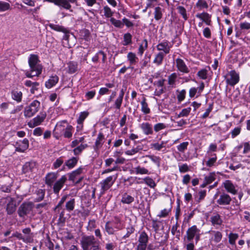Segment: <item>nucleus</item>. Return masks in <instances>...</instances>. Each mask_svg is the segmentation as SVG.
Instances as JSON below:
<instances>
[{
	"mask_svg": "<svg viewBox=\"0 0 250 250\" xmlns=\"http://www.w3.org/2000/svg\"><path fill=\"white\" fill-rule=\"evenodd\" d=\"M209 233L213 234V236L211 237V240L216 243L220 242L223 237L222 233L219 231L212 230L209 231Z\"/></svg>",
	"mask_w": 250,
	"mask_h": 250,
	"instance_id": "nucleus-31",
	"label": "nucleus"
},
{
	"mask_svg": "<svg viewBox=\"0 0 250 250\" xmlns=\"http://www.w3.org/2000/svg\"><path fill=\"white\" fill-rule=\"evenodd\" d=\"M145 183L151 188H154L156 187V184L155 181L149 177H146L143 179Z\"/></svg>",
	"mask_w": 250,
	"mask_h": 250,
	"instance_id": "nucleus-55",
	"label": "nucleus"
},
{
	"mask_svg": "<svg viewBox=\"0 0 250 250\" xmlns=\"http://www.w3.org/2000/svg\"><path fill=\"white\" fill-rule=\"evenodd\" d=\"M223 185L226 191L228 193L232 194V195H236L237 193L236 186H235L230 180H227L225 181L223 183Z\"/></svg>",
	"mask_w": 250,
	"mask_h": 250,
	"instance_id": "nucleus-14",
	"label": "nucleus"
},
{
	"mask_svg": "<svg viewBox=\"0 0 250 250\" xmlns=\"http://www.w3.org/2000/svg\"><path fill=\"white\" fill-rule=\"evenodd\" d=\"M46 113L45 111L41 112L36 117L28 122L27 125L30 128H34L40 125L45 119Z\"/></svg>",
	"mask_w": 250,
	"mask_h": 250,
	"instance_id": "nucleus-8",
	"label": "nucleus"
},
{
	"mask_svg": "<svg viewBox=\"0 0 250 250\" xmlns=\"http://www.w3.org/2000/svg\"><path fill=\"white\" fill-rule=\"evenodd\" d=\"M177 78V75L176 73H173L168 77V84L169 85H173L175 84Z\"/></svg>",
	"mask_w": 250,
	"mask_h": 250,
	"instance_id": "nucleus-58",
	"label": "nucleus"
},
{
	"mask_svg": "<svg viewBox=\"0 0 250 250\" xmlns=\"http://www.w3.org/2000/svg\"><path fill=\"white\" fill-rule=\"evenodd\" d=\"M112 225L117 230H121L123 229V225L121 219L118 216H115L114 219L110 221Z\"/></svg>",
	"mask_w": 250,
	"mask_h": 250,
	"instance_id": "nucleus-36",
	"label": "nucleus"
},
{
	"mask_svg": "<svg viewBox=\"0 0 250 250\" xmlns=\"http://www.w3.org/2000/svg\"><path fill=\"white\" fill-rule=\"evenodd\" d=\"M124 42L123 44L124 45H127L132 43V36L129 33H125L124 35Z\"/></svg>",
	"mask_w": 250,
	"mask_h": 250,
	"instance_id": "nucleus-56",
	"label": "nucleus"
},
{
	"mask_svg": "<svg viewBox=\"0 0 250 250\" xmlns=\"http://www.w3.org/2000/svg\"><path fill=\"white\" fill-rule=\"evenodd\" d=\"M166 54L162 52H159L156 54L155 58L153 60V63L157 65H160L163 61L164 58Z\"/></svg>",
	"mask_w": 250,
	"mask_h": 250,
	"instance_id": "nucleus-35",
	"label": "nucleus"
},
{
	"mask_svg": "<svg viewBox=\"0 0 250 250\" xmlns=\"http://www.w3.org/2000/svg\"><path fill=\"white\" fill-rule=\"evenodd\" d=\"M83 250H100L99 242L93 235H84L80 241Z\"/></svg>",
	"mask_w": 250,
	"mask_h": 250,
	"instance_id": "nucleus-3",
	"label": "nucleus"
},
{
	"mask_svg": "<svg viewBox=\"0 0 250 250\" xmlns=\"http://www.w3.org/2000/svg\"><path fill=\"white\" fill-rule=\"evenodd\" d=\"M140 127L143 133L146 135H152L153 134V129L152 125L148 122L142 123Z\"/></svg>",
	"mask_w": 250,
	"mask_h": 250,
	"instance_id": "nucleus-19",
	"label": "nucleus"
},
{
	"mask_svg": "<svg viewBox=\"0 0 250 250\" xmlns=\"http://www.w3.org/2000/svg\"><path fill=\"white\" fill-rule=\"evenodd\" d=\"M146 99L144 97L141 102V111L145 114H147L150 112V109L148 107L147 103L146 102Z\"/></svg>",
	"mask_w": 250,
	"mask_h": 250,
	"instance_id": "nucleus-38",
	"label": "nucleus"
},
{
	"mask_svg": "<svg viewBox=\"0 0 250 250\" xmlns=\"http://www.w3.org/2000/svg\"><path fill=\"white\" fill-rule=\"evenodd\" d=\"M6 202L7 203L6 211L7 214H13L16 210V205L14 199L9 197H7L6 198Z\"/></svg>",
	"mask_w": 250,
	"mask_h": 250,
	"instance_id": "nucleus-13",
	"label": "nucleus"
},
{
	"mask_svg": "<svg viewBox=\"0 0 250 250\" xmlns=\"http://www.w3.org/2000/svg\"><path fill=\"white\" fill-rule=\"evenodd\" d=\"M213 156L212 158H209L206 162V165L208 167H211L215 163L217 160V156L216 154L211 155Z\"/></svg>",
	"mask_w": 250,
	"mask_h": 250,
	"instance_id": "nucleus-60",
	"label": "nucleus"
},
{
	"mask_svg": "<svg viewBox=\"0 0 250 250\" xmlns=\"http://www.w3.org/2000/svg\"><path fill=\"white\" fill-rule=\"evenodd\" d=\"M89 113L87 111H83L80 113L79 117L77 119V123H83L84 120L88 116Z\"/></svg>",
	"mask_w": 250,
	"mask_h": 250,
	"instance_id": "nucleus-59",
	"label": "nucleus"
},
{
	"mask_svg": "<svg viewBox=\"0 0 250 250\" xmlns=\"http://www.w3.org/2000/svg\"><path fill=\"white\" fill-rule=\"evenodd\" d=\"M83 168L80 167L75 170L73 171L72 172L68 174L69 180L74 182L77 180L78 176L83 173Z\"/></svg>",
	"mask_w": 250,
	"mask_h": 250,
	"instance_id": "nucleus-24",
	"label": "nucleus"
},
{
	"mask_svg": "<svg viewBox=\"0 0 250 250\" xmlns=\"http://www.w3.org/2000/svg\"><path fill=\"white\" fill-rule=\"evenodd\" d=\"M105 140L104 135L102 132H99L97 135L93 148L96 152H98L102 147Z\"/></svg>",
	"mask_w": 250,
	"mask_h": 250,
	"instance_id": "nucleus-15",
	"label": "nucleus"
},
{
	"mask_svg": "<svg viewBox=\"0 0 250 250\" xmlns=\"http://www.w3.org/2000/svg\"><path fill=\"white\" fill-rule=\"evenodd\" d=\"M24 84L27 87H31L30 91L32 94H34L36 91L38 90L40 85V83L38 82H32L30 80L26 81Z\"/></svg>",
	"mask_w": 250,
	"mask_h": 250,
	"instance_id": "nucleus-26",
	"label": "nucleus"
},
{
	"mask_svg": "<svg viewBox=\"0 0 250 250\" xmlns=\"http://www.w3.org/2000/svg\"><path fill=\"white\" fill-rule=\"evenodd\" d=\"M39 56L36 54H30L28 58V64L30 71L25 72L27 78H32L34 76H39L42 72V66L40 63Z\"/></svg>",
	"mask_w": 250,
	"mask_h": 250,
	"instance_id": "nucleus-2",
	"label": "nucleus"
},
{
	"mask_svg": "<svg viewBox=\"0 0 250 250\" xmlns=\"http://www.w3.org/2000/svg\"><path fill=\"white\" fill-rule=\"evenodd\" d=\"M226 80L228 84L233 86L239 81V74L235 70H231L227 74Z\"/></svg>",
	"mask_w": 250,
	"mask_h": 250,
	"instance_id": "nucleus-9",
	"label": "nucleus"
},
{
	"mask_svg": "<svg viewBox=\"0 0 250 250\" xmlns=\"http://www.w3.org/2000/svg\"><path fill=\"white\" fill-rule=\"evenodd\" d=\"M105 249L106 250H114L117 247L115 242H109L105 243L104 245Z\"/></svg>",
	"mask_w": 250,
	"mask_h": 250,
	"instance_id": "nucleus-63",
	"label": "nucleus"
},
{
	"mask_svg": "<svg viewBox=\"0 0 250 250\" xmlns=\"http://www.w3.org/2000/svg\"><path fill=\"white\" fill-rule=\"evenodd\" d=\"M154 14V18L156 20L158 21L160 20L163 16L162 8L159 6L155 7Z\"/></svg>",
	"mask_w": 250,
	"mask_h": 250,
	"instance_id": "nucleus-52",
	"label": "nucleus"
},
{
	"mask_svg": "<svg viewBox=\"0 0 250 250\" xmlns=\"http://www.w3.org/2000/svg\"><path fill=\"white\" fill-rule=\"evenodd\" d=\"M67 65V72L69 73H74L77 70L78 64L76 62H70L69 63H68Z\"/></svg>",
	"mask_w": 250,
	"mask_h": 250,
	"instance_id": "nucleus-41",
	"label": "nucleus"
},
{
	"mask_svg": "<svg viewBox=\"0 0 250 250\" xmlns=\"http://www.w3.org/2000/svg\"><path fill=\"white\" fill-rule=\"evenodd\" d=\"M135 171L137 174H149L150 173L148 169L140 166H138L135 168Z\"/></svg>",
	"mask_w": 250,
	"mask_h": 250,
	"instance_id": "nucleus-51",
	"label": "nucleus"
},
{
	"mask_svg": "<svg viewBox=\"0 0 250 250\" xmlns=\"http://www.w3.org/2000/svg\"><path fill=\"white\" fill-rule=\"evenodd\" d=\"M232 199L228 193L222 192L219 195V198L216 200V203L220 206L229 205Z\"/></svg>",
	"mask_w": 250,
	"mask_h": 250,
	"instance_id": "nucleus-12",
	"label": "nucleus"
},
{
	"mask_svg": "<svg viewBox=\"0 0 250 250\" xmlns=\"http://www.w3.org/2000/svg\"><path fill=\"white\" fill-rule=\"evenodd\" d=\"M149 236L145 231L139 232L138 244L136 250H146L149 241Z\"/></svg>",
	"mask_w": 250,
	"mask_h": 250,
	"instance_id": "nucleus-6",
	"label": "nucleus"
},
{
	"mask_svg": "<svg viewBox=\"0 0 250 250\" xmlns=\"http://www.w3.org/2000/svg\"><path fill=\"white\" fill-rule=\"evenodd\" d=\"M127 60L131 65L135 64L138 60V58L134 53L130 52L127 55Z\"/></svg>",
	"mask_w": 250,
	"mask_h": 250,
	"instance_id": "nucleus-40",
	"label": "nucleus"
},
{
	"mask_svg": "<svg viewBox=\"0 0 250 250\" xmlns=\"http://www.w3.org/2000/svg\"><path fill=\"white\" fill-rule=\"evenodd\" d=\"M68 197V195H64L63 196L61 200L59 201L58 205L55 208V210L57 212L60 213V218L59 220L61 221L62 219L63 218V216L64 214V209L62 208V205L64 203V202L66 201V199Z\"/></svg>",
	"mask_w": 250,
	"mask_h": 250,
	"instance_id": "nucleus-16",
	"label": "nucleus"
},
{
	"mask_svg": "<svg viewBox=\"0 0 250 250\" xmlns=\"http://www.w3.org/2000/svg\"><path fill=\"white\" fill-rule=\"evenodd\" d=\"M76 2V0H56L55 4L64 9L72 11L71 10V5L70 4Z\"/></svg>",
	"mask_w": 250,
	"mask_h": 250,
	"instance_id": "nucleus-17",
	"label": "nucleus"
},
{
	"mask_svg": "<svg viewBox=\"0 0 250 250\" xmlns=\"http://www.w3.org/2000/svg\"><path fill=\"white\" fill-rule=\"evenodd\" d=\"M40 108V102L37 100H34L24 108L23 111L24 117L25 118L33 117L39 111Z\"/></svg>",
	"mask_w": 250,
	"mask_h": 250,
	"instance_id": "nucleus-4",
	"label": "nucleus"
},
{
	"mask_svg": "<svg viewBox=\"0 0 250 250\" xmlns=\"http://www.w3.org/2000/svg\"><path fill=\"white\" fill-rule=\"evenodd\" d=\"M188 142H184L177 146V150L181 152H184L187 149Z\"/></svg>",
	"mask_w": 250,
	"mask_h": 250,
	"instance_id": "nucleus-62",
	"label": "nucleus"
},
{
	"mask_svg": "<svg viewBox=\"0 0 250 250\" xmlns=\"http://www.w3.org/2000/svg\"><path fill=\"white\" fill-rule=\"evenodd\" d=\"M75 206V200L74 198H71L67 201L65 204V208L68 212H71L74 210Z\"/></svg>",
	"mask_w": 250,
	"mask_h": 250,
	"instance_id": "nucleus-39",
	"label": "nucleus"
},
{
	"mask_svg": "<svg viewBox=\"0 0 250 250\" xmlns=\"http://www.w3.org/2000/svg\"><path fill=\"white\" fill-rule=\"evenodd\" d=\"M216 179V174L214 172L210 173L205 177L204 181L208 185L212 183Z\"/></svg>",
	"mask_w": 250,
	"mask_h": 250,
	"instance_id": "nucleus-44",
	"label": "nucleus"
},
{
	"mask_svg": "<svg viewBox=\"0 0 250 250\" xmlns=\"http://www.w3.org/2000/svg\"><path fill=\"white\" fill-rule=\"evenodd\" d=\"M210 221L213 226H219L222 224L223 220L218 213H214L210 218Z\"/></svg>",
	"mask_w": 250,
	"mask_h": 250,
	"instance_id": "nucleus-23",
	"label": "nucleus"
},
{
	"mask_svg": "<svg viewBox=\"0 0 250 250\" xmlns=\"http://www.w3.org/2000/svg\"><path fill=\"white\" fill-rule=\"evenodd\" d=\"M196 6L199 10H201L203 9H207L208 7L205 0H198L196 3Z\"/></svg>",
	"mask_w": 250,
	"mask_h": 250,
	"instance_id": "nucleus-46",
	"label": "nucleus"
},
{
	"mask_svg": "<svg viewBox=\"0 0 250 250\" xmlns=\"http://www.w3.org/2000/svg\"><path fill=\"white\" fill-rule=\"evenodd\" d=\"M66 123V121H63L56 125L54 130V135L57 139H59L60 137L63 135L65 127L62 124Z\"/></svg>",
	"mask_w": 250,
	"mask_h": 250,
	"instance_id": "nucleus-18",
	"label": "nucleus"
},
{
	"mask_svg": "<svg viewBox=\"0 0 250 250\" xmlns=\"http://www.w3.org/2000/svg\"><path fill=\"white\" fill-rule=\"evenodd\" d=\"M167 142L162 141L160 143L158 142L152 143L150 144V148L156 151H160L163 148L165 147Z\"/></svg>",
	"mask_w": 250,
	"mask_h": 250,
	"instance_id": "nucleus-32",
	"label": "nucleus"
},
{
	"mask_svg": "<svg viewBox=\"0 0 250 250\" xmlns=\"http://www.w3.org/2000/svg\"><path fill=\"white\" fill-rule=\"evenodd\" d=\"M96 227V221L94 219H92L89 221L86 229L88 231H92Z\"/></svg>",
	"mask_w": 250,
	"mask_h": 250,
	"instance_id": "nucleus-64",
	"label": "nucleus"
},
{
	"mask_svg": "<svg viewBox=\"0 0 250 250\" xmlns=\"http://www.w3.org/2000/svg\"><path fill=\"white\" fill-rule=\"evenodd\" d=\"M32 204L30 203H22L19 208L18 213L19 216L21 218L24 217L28 214L32 209Z\"/></svg>",
	"mask_w": 250,
	"mask_h": 250,
	"instance_id": "nucleus-11",
	"label": "nucleus"
},
{
	"mask_svg": "<svg viewBox=\"0 0 250 250\" xmlns=\"http://www.w3.org/2000/svg\"><path fill=\"white\" fill-rule=\"evenodd\" d=\"M100 59H102L103 62H104L106 59V54L103 51H98L92 58V61L94 62H98Z\"/></svg>",
	"mask_w": 250,
	"mask_h": 250,
	"instance_id": "nucleus-29",
	"label": "nucleus"
},
{
	"mask_svg": "<svg viewBox=\"0 0 250 250\" xmlns=\"http://www.w3.org/2000/svg\"><path fill=\"white\" fill-rule=\"evenodd\" d=\"M36 163L34 162H26L22 167V172L27 174L32 172L35 168Z\"/></svg>",
	"mask_w": 250,
	"mask_h": 250,
	"instance_id": "nucleus-25",
	"label": "nucleus"
},
{
	"mask_svg": "<svg viewBox=\"0 0 250 250\" xmlns=\"http://www.w3.org/2000/svg\"><path fill=\"white\" fill-rule=\"evenodd\" d=\"M110 21L115 27L119 28H122L124 27V23L122 21L116 20L114 18H111Z\"/></svg>",
	"mask_w": 250,
	"mask_h": 250,
	"instance_id": "nucleus-49",
	"label": "nucleus"
},
{
	"mask_svg": "<svg viewBox=\"0 0 250 250\" xmlns=\"http://www.w3.org/2000/svg\"><path fill=\"white\" fill-rule=\"evenodd\" d=\"M13 237H16L20 240H22L24 242H30L31 240V237L29 236L26 237H23L22 235L18 232H16L12 234Z\"/></svg>",
	"mask_w": 250,
	"mask_h": 250,
	"instance_id": "nucleus-45",
	"label": "nucleus"
},
{
	"mask_svg": "<svg viewBox=\"0 0 250 250\" xmlns=\"http://www.w3.org/2000/svg\"><path fill=\"white\" fill-rule=\"evenodd\" d=\"M171 208H164L157 215V216L160 218L166 217L169 213L171 212Z\"/></svg>",
	"mask_w": 250,
	"mask_h": 250,
	"instance_id": "nucleus-61",
	"label": "nucleus"
},
{
	"mask_svg": "<svg viewBox=\"0 0 250 250\" xmlns=\"http://www.w3.org/2000/svg\"><path fill=\"white\" fill-rule=\"evenodd\" d=\"M145 157L148 158L152 162L157 165L158 167H160L161 158L160 157L154 155H146Z\"/></svg>",
	"mask_w": 250,
	"mask_h": 250,
	"instance_id": "nucleus-43",
	"label": "nucleus"
},
{
	"mask_svg": "<svg viewBox=\"0 0 250 250\" xmlns=\"http://www.w3.org/2000/svg\"><path fill=\"white\" fill-rule=\"evenodd\" d=\"M148 47V42L146 39H144L140 44L138 49V54L142 56L145 50Z\"/></svg>",
	"mask_w": 250,
	"mask_h": 250,
	"instance_id": "nucleus-42",
	"label": "nucleus"
},
{
	"mask_svg": "<svg viewBox=\"0 0 250 250\" xmlns=\"http://www.w3.org/2000/svg\"><path fill=\"white\" fill-rule=\"evenodd\" d=\"M196 17L200 19L205 23L207 25H211V15L207 12L198 13L196 15Z\"/></svg>",
	"mask_w": 250,
	"mask_h": 250,
	"instance_id": "nucleus-20",
	"label": "nucleus"
},
{
	"mask_svg": "<svg viewBox=\"0 0 250 250\" xmlns=\"http://www.w3.org/2000/svg\"><path fill=\"white\" fill-rule=\"evenodd\" d=\"M118 177V175H114L108 176L102 180L99 185L101 186L100 193L103 195L114 184Z\"/></svg>",
	"mask_w": 250,
	"mask_h": 250,
	"instance_id": "nucleus-5",
	"label": "nucleus"
},
{
	"mask_svg": "<svg viewBox=\"0 0 250 250\" xmlns=\"http://www.w3.org/2000/svg\"><path fill=\"white\" fill-rule=\"evenodd\" d=\"M11 97L13 100L17 103H20L22 99V93L18 89H14L11 91Z\"/></svg>",
	"mask_w": 250,
	"mask_h": 250,
	"instance_id": "nucleus-27",
	"label": "nucleus"
},
{
	"mask_svg": "<svg viewBox=\"0 0 250 250\" xmlns=\"http://www.w3.org/2000/svg\"><path fill=\"white\" fill-rule=\"evenodd\" d=\"M73 127L71 125H67V126L65 127L63 134L62 135L64 136L65 138H70L72 136V131Z\"/></svg>",
	"mask_w": 250,
	"mask_h": 250,
	"instance_id": "nucleus-47",
	"label": "nucleus"
},
{
	"mask_svg": "<svg viewBox=\"0 0 250 250\" xmlns=\"http://www.w3.org/2000/svg\"><path fill=\"white\" fill-rule=\"evenodd\" d=\"M47 25L49 26L50 29L57 32H62L64 34L68 33V30L67 28L62 25L56 24L53 23H48Z\"/></svg>",
	"mask_w": 250,
	"mask_h": 250,
	"instance_id": "nucleus-22",
	"label": "nucleus"
},
{
	"mask_svg": "<svg viewBox=\"0 0 250 250\" xmlns=\"http://www.w3.org/2000/svg\"><path fill=\"white\" fill-rule=\"evenodd\" d=\"M58 176V172H51L46 174L45 177V184L48 187L52 188L53 192L56 194L59 193L67 180L66 175H62L57 180Z\"/></svg>",
	"mask_w": 250,
	"mask_h": 250,
	"instance_id": "nucleus-1",
	"label": "nucleus"
},
{
	"mask_svg": "<svg viewBox=\"0 0 250 250\" xmlns=\"http://www.w3.org/2000/svg\"><path fill=\"white\" fill-rule=\"evenodd\" d=\"M78 161V158L77 157H72L71 159L68 160L65 162V164L63 166H66L68 168L71 169L73 168L77 164Z\"/></svg>",
	"mask_w": 250,
	"mask_h": 250,
	"instance_id": "nucleus-37",
	"label": "nucleus"
},
{
	"mask_svg": "<svg viewBox=\"0 0 250 250\" xmlns=\"http://www.w3.org/2000/svg\"><path fill=\"white\" fill-rule=\"evenodd\" d=\"M176 63L177 69L180 72L184 73H188L189 72V69L182 59L177 58L176 60Z\"/></svg>",
	"mask_w": 250,
	"mask_h": 250,
	"instance_id": "nucleus-21",
	"label": "nucleus"
},
{
	"mask_svg": "<svg viewBox=\"0 0 250 250\" xmlns=\"http://www.w3.org/2000/svg\"><path fill=\"white\" fill-rule=\"evenodd\" d=\"M10 8V5L8 2L0 1V12L7 11Z\"/></svg>",
	"mask_w": 250,
	"mask_h": 250,
	"instance_id": "nucleus-57",
	"label": "nucleus"
},
{
	"mask_svg": "<svg viewBox=\"0 0 250 250\" xmlns=\"http://www.w3.org/2000/svg\"><path fill=\"white\" fill-rule=\"evenodd\" d=\"M173 46V43L167 40H164L161 42L158 43L156 45L157 50L164 53L165 54L169 53L170 49Z\"/></svg>",
	"mask_w": 250,
	"mask_h": 250,
	"instance_id": "nucleus-10",
	"label": "nucleus"
},
{
	"mask_svg": "<svg viewBox=\"0 0 250 250\" xmlns=\"http://www.w3.org/2000/svg\"><path fill=\"white\" fill-rule=\"evenodd\" d=\"M134 201V198L132 196L125 193L122 197L121 202L124 204H130Z\"/></svg>",
	"mask_w": 250,
	"mask_h": 250,
	"instance_id": "nucleus-33",
	"label": "nucleus"
},
{
	"mask_svg": "<svg viewBox=\"0 0 250 250\" xmlns=\"http://www.w3.org/2000/svg\"><path fill=\"white\" fill-rule=\"evenodd\" d=\"M239 235L237 233H230L229 235V243L233 245L235 244V241L238 239Z\"/></svg>",
	"mask_w": 250,
	"mask_h": 250,
	"instance_id": "nucleus-50",
	"label": "nucleus"
},
{
	"mask_svg": "<svg viewBox=\"0 0 250 250\" xmlns=\"http://www.w3.org/2000/svg\"><path fill=\"white\" fill-rule=\"evenodd\" d=\"M59 78L57 75L50 77L47 81L45 82V86L47 88H51L56 85L58 82Z\"/></svg>",
	"mask_w": 250,
	"mask_h": 250,
	"instance_id": "nucleus-28",
	"label": "nucleus"
},
{
	"mask_svg": "<svg viewBox=\"0 0 250 250\" xmlns=\"http://www.w3.org/2000/svg\"><path fill=\"white\" fill-rule=\"evenodd\" d=\"M28 140L26 138H25L19 145V146L17 147L16 150L19 152H23L28 148Z\"/></svg>",
	"mask_w": 250,
	"mask_h": 250,
	"instance_id": "nucleus-30",
	"label": "nucleus"
},
{
	"mask_svg": "<svg viewBox=\"0 0 250 250\" xmlns=\"http://www.w3.org/2000/svg\"><path fill=\"white\" fill-rule=\"evenodd\" d=\"M186 234L188 241H191L195 238L196 243H197L200 239L201 230L196 225H193L188 229Z\"/></svg>",
	"mask_w": 250,
	"mask_h": 250,
	"instance_id": "nucleus-7",
	"label": "nucleus"
},
{
	"mask_svg": "<svg viewBox=\"0 0 250 250\" xmlns=\"http://www.w3.org/2000/svg\"><path fill=\"white\" fill-rule=\"evenodd\" d=\"M103 11H104V16H105L106 18H112V16L113 15V12L112 11L111 9L108 6H105L103 8Z\"/></svg>",
	"mask_w": 250,
	"mask_h": 250,
	"instance_id": "nucleus-53",
	"label": "nucleus"
},
{
	"mask_svg": "<svg viewBox=\"0 0 250 250\" xmlns=\"http://www.w3.org/2000/svg\"><path fill=\"white\" fill-rule=\"evenodd\" d=\"M177 10L178 13L182 16L184 20L187 21L188 19V17L186 9L182 6H179L177 7Z\"/></svg>",
	"mask_w": 250,
	"mask_h": 250,
	"instance_id": "nucleus-54",
	"label": "nucleus"
},
{
	"mask_svg": "<svg viewBox=\"0 0 250 250\" xmlns=\"http://www.w3.org/2000/svg\"><path fill=\"white\" fill-rule=\"evenodd\" d=\"M104 229L108 235H113L117 231V229L112 225V222L110 221L106 223Z\"/></svg>",
	"mask_w": 250,
	"mask_h": 250,
	"instance_id": "nucleus-34",
	"label": "nucleus"
},
{
	"mask_svg": "<svg viewBox=\"0 0 250 250\" xmlns=\"http://www.w3.org/2000/svg\"><path fill=\"white\" fill-rule=\"evenodd\" d=\"M87 146L88 145L87 144H81V145L75 147L73 150L74 155H79Z\"/></svg>",
	"mask_w": 250,
	"mask_h": 250,
	"instance_id": "nucleus-48",
	"label": "nucleus"
}]
</instances>
